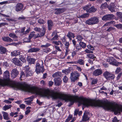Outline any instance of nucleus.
Here are the masks:
<instances>
[{
    "mask_svg": "<svg viewBox=\"0 0 122 122\" xmlns=\"http://www.w3.org/2000/svg\"><path fill=\"white\" fill-rule=\"evenodd\" d=\"M3 118L5 120H8L10 119V118L9 117V115L7 113L3 111L2 112Z\"/></svg>",
    "mask_w": 122,
    "mask_h": 122,
    "instance_id": "obj_19",
    "label": "nucleus"
},
{
    "mask_svg": "<svg viewBox=\"0 0 122 122\" xmlns=\"http://www.w3.org/2000/svg\"><path fill=\"white\" fill-rule=\"evenodd\" d=\"M9 36L14 39L15 41H16L18 38L17 36L15 34L10 33L9 34Z\"/></svg>",
    "mask_w": 122,
    "mask_h": 122,
    "instance_id": "obj_28",
    "label": "nucleus"
},
{
    "mask_svg": "<svg viewBox=\"0 0 122 122\" xmlns=\"http://www.w3.org/2000/svg\"><path fill=\"white\" fill-rule=\"evenodd\" d=\"M54 83L56 86H59L61 84V81L60 77L55 78L54 79Z\"/></svg>",
    "mask_w": 122,
    "mask_h": 122,
    "instance_id": "obj_13",
    "label": "nucleus"
},
{
    "mask_svg": "<svg viewBox=\"0 0 122 122\" xmlns=\"http://www.w3.org/2000/svg\"><path fill=\"white\" fill-rule=\"evenodd\" d=\"M12 61V62L16 65L20 66H22V63L18 58H13Z\"/></svg>",
    "mask_w": 122,
    "mask_h": 122,
    "instance_id": "obj_11",
    "label": "nucleus"
},
{
    "mask_svg": "<svg viewBox=\"0 0 122 122\" xmlns=\"http://www.w3.org/2000/svg\"><path fill=\"white\" fill-rule=\"evenodd\" d=\"M88 15L87 14H85L80 16V17L81 18H85L88 17Z\"/></svg>",
    "mask_w": 122,
    "mask_h": 122,
    "instance_id": "obj_48",
    "label": "nucleus"
},
{
    "mask_svg": "<svg viewBox=\"0 0 122 122\" xmlns=\"http://www.w3.org/2000/svg\"><path fill=\"white\" fill-rule=\"evenodd\" d=\"M84 10H86L87 12L91 13L95 12L97 9L95 8L94 6H91L90 5H87L83 8Z\"/></svg>",
    "mask_w": 122,
    "mask_h": 122,
    "instance_id": "obj_4",
    "label": "nucleus"
},
{
    "mask_svg": "<svg viewBox=\"0 0 122 122\" xmlns=\"http://www.w3.org/2000/svg\"><path fill=\"white\" fill-rule=\"evenodd\" d=\"M61 72L58 71L53 74L52 75V76L55 78L60 77H61Z\"/></svg>",
    "mask_w": 122,
    "mask_h": 122,
    "instance_id": "obj_24",
    "label": "nucleus"
},
{
    "mask_svg": "<svg viewBox=\"0 0 122 122\" xmlns=\"http://www.w3.org/2000/svg\"><path fill=\"white\" fill-rule=\"evenodd\" d=\"M115 17L114 15L112 14H107L104 16L102 18V20L104 21L111 20Z\"/></svg>",
    "mask_w": 122,
    "mask_h": 122,
    "instance_id": "obj_7",
    "label": "nucleus"
},
{
    "mask_svg": "<svg viewBox=\"0 0 122 122\" xmlns=\"http://www.w3.org/2000/svg\"><path fill=\"white\" fill-rule=\"evenodd\" d=\"M115 26L118 29H122V24H121L115 25Z\"/></svg>",
    "mask_w": 122,
    "mask_h": 122,
    "instance_id": "obj_42",
    "label": "nucleus"
},
{
    "mask_svg": "<svg viewBox=\"0 0 122 122\" xmlns=\"http://www.w3.org/2000/svg\"><path fill=\"white\" fill-rule=\"evenodd\" d=\"M108 5H107V3L106 2L101 5L100 8L102 10L106 8L107 7L108 8Z\"/></svg>",
    "mask_w": 122,
    "mask_h": 122,
    "instance_id": "obj_27",
    "label": "nucleus"
},
{
    "mask_svg": "<svg viewBox=\"0 0 122 122\" xmlns=\"http://www.w3.org/2000/svg\"><path fill=\"white\" fill-rule=\"evenodd\" d=\"M30 107H26V109H27L25 112V114L26 115H27L29 113L30 111L29 109L30 108Z\"/></svg>",
    "mask_w": 122,
    "mask_h": 122,
    "instance_id": "obj_47",
    "label": "nucleus"
},
{
    "mask_svg": "<svg viewBox=\"0 0 122 122\" xmlns=\"http://www.w3.org/2000/svg\"><path fill=\"white\" fill-rule=\"evenodd\" d=\"M121 69L120 67H117V68L116 70L115 71V73L117 74L118 73L121 71Z\"/></svg>",
    "mask_w": 122,
    "mask_h": 122,
    "instance_id": "obj_51",
    "label": "nucleus"
},
{
    "mask_svg": "<svg viewBox=\"0 0 122 122\" xmlns=\"http://www.w3.org/2000/svg\"><path fill=\"white\" fill-rule=\"evenodd\" d=\"M76 39H77L78 41L81 42L83 38L81 35H78L77 36Z\"/></svg>",
    "mask_w": 122,
    "mask_h": 122,
    "instance_id": "obj_41",
    "label": "nucleus"
},
{
    "mask_svg": "<svg viewBox=\"0 0 122 122\" xmlns=\"http://www.w3.org/2000/svg\"><path fill=\"white\" fill-rule=\"evenodd\" d=\"M12 106L11 105H5L3 107V110L5 111L10 108L12 107Z\"/></svg>",
    "mask_w": 122,
    "mask_h": 122,
    "instance_id": "obj_30",
    "label": "nucleus"
},
{
    "mask_svg": "<svg viewBox=\"0 0 122 122\" xmlns=\"http://www.w3.org/2000/svg\"><path fill=\"white\" fill-rule=\"evenodd\" d=\"M35 31L38 32H40L41 30V29L40 28L36 27L34 29Z\"/></svg>",
    "mask_w": 122,
    "mask_h": 122,
    "instance_id": "obj_57",
    "label": "nucleus"
},
{
    "mask_svg": "<svg viewBox=\"0 0 122 122\" xmlns=\"http://www.w3.org/2000/svg\"><path fill=\"white\" fill-rule=\"evenodd\" d=\"M26 19V18L23 16L22 15L21 16H20L19 17L18 19L19 20H24Z\"/></svg>",
    "mask_w": 122,
    "mask_h": 122,
    "instance_id": "obj_56",
    "label": "nucleus"
},
{
    "mask_svg": "<svg viewBox=\"0 0 122 122\" xmlns=\"http://www.w3.org/2000/svg\"><path fill=\"white\" fill-rule=\"evenodd\" d=\"M87 47L88 48L91 50H94V48L91 45H87Z\"/></svg>",
    "mask_w": 122,
    "mask_h": 122,
    "instance_id": "obj_46",
    "label": "nucleus"
},
{
    "mask_svg": "<svg viewBox=\"0 0 122 122\" xmlns=\"http://www.w3.org/2000/svg\"><path fill=\"white\" fill-rule=\"evenodd\" d=\"M25 69L26 71H29L30 68L28 66H26L25 67Z\"/></svg>",
    "mask_w": 122,
    "mask_h": 122,
    "instance_id": "obj_59",
    "label": "nucleus"
},
{
    "mask_svg": "<svg viewBox=\"0 0 122 122\" xmlns=\"http://www.w3.org/2000/svg\"><path fill=\"white\" fill-rule=\"evenodd\" d=\"M76 49L77 51H78L79 50H81V46H79L78 45L76 46H75Z\"/></svg>",
    "mask_w": 122,
    "mask_h": 122,
    "instance_id": "obj_52",
    "label": "nucleus"
},
{
    "mask_svg": "<svg viewBox=\"0 0 122 122\" xmlns=\"http://www.w3.org/2000/svg\"><path fill=\"white\" fill-rule=\"evenodd\" d=\"M87 112H85L82 117V120L83 121H86L89 120V118L87 117Z\"/></svg>",
    "mask_w": 122,
    "mask_h": 122,
    "instance_id": "obj_21",
    "label": "nucleus"
},
{
    "mask_svg": "<svg viewBox=\"0 0 122 122\" xmlns=\"http://www.w3.org/2000/svg\"><path fill=\"white\" fill-rule=\"evenodd\" d=\"M84 61L82 59H80L77 61V63L81 65H83L84 64Z\"/></svg>",
    "mask_w": 122,
    "mask_h": 122,
    "instance_id": "obj_37",
    "label": "nucleus"
},
{
    "mask_svg": "<svg viewBox=\"0 0 122 122\" xmlns=\"http://www.w3.org/2000/svg\"><path fill=\"white\" fill-rule=\"evenodd\" d=\"M52 43L53 44L56 45H59L60 44L61 45V47H62V46L63 44L61 41H53Z\"/></svg>",
    "mask_w": 122,
    "mask_h": 122,
    "instance_id": "obj_29",
    "label": "nucleus"
},
{
    "mask_svg": "<svg viewBox=\"0 0 122 122\" xmlns=\"http://www.w3.org/2000/svg\"><path fill=\"white\" fill-rule=\"evenodd\" d=\"M25 27H24L20 29V31L21 33H22L23 35L25 34Z\"/></svg>",
    "mask_w": 122,
    "mask_h": 122,
    "instance_id": "obj_43",
    "label": "nucleus"
},
{
    "mask_svg": "<svg viewBox=\"0 0 122 122\" xmlns=\"http://www.w3.org/2000/svg\"><path fill=\"white\" fill-rule=\"evenodd\" d=\"M6 20H8L9 21H13L14 22H15L16 21V20H15L12 19V18H7L6 19Z\"/></svg>",
    "mask_w": 122,
    "mask_h": 122,
    "instance_id": "obj_58",
    "label": "nucleus"
},
{
    "mask_svg": "<svg viewBox=\"0 0 122 122\" xmlns=\"http://www.w3.org/2000/svg\"><path fill=\"white\" fill-rule=\"evenodd\" d=\"M25 76V73L23 71H21L20 73V78L21 79V78H24Z\"/></svg>",
    "mask_w": 122,
    "mask_h": 122,
    "instance_id": "obj_45",
    "label": "nucleus"
},
{
    "mask_svg": "<svg viewBox=\"0 0 122 122\" xmlns=\"http://www.w3.org/2000/svg\"><path fill=\"white\" fill-rule=\"evenodd\" d=\"M3 40L7 42H10L13 41V40L8 37L4 36L2 37Z\"/></svg>",
    "mask_w": 122,
    "mask_h": 122,
    "instance_id": "obj_18",
    "label": "nucleus"
},
{
    "mask_svg": "<svg viewBox=\"0 0 122 122\" xmlns=\"http://www.w3.org/2000/svg\"><path fill=\"white\" fill-rule=\"evenodd\" d=\"M70 78L71 82H74L78 79L80 75L77 72H72L71 73Z\"/></svg>",
    "mask_w": 122,
    "mask_h": 122,
    "instance_id": "obj_5",
    "label": "nucleus"
},
{
    "mask_svg": "<svg viewBox=\"0 0 122 122\" xmlns=\"http://www.w3.org/2000/svg\"><path fill=\"white\" fill-rule=\"evenodd\" d=\"M79 45L82 48H85L86 46V44L83 42H80L79 43Z\"/></svg>",
    "mask_w": 122,
    "mask_h": 122,
    "instance_id": "obj_35",
    "label": "nucleus"
},
{
    "mask_svg": "<svg viewBox=\"0 0 122 122\" xmlns=\"http://www.w3.org/2000/svg\"><path fill=\"white\" fill-rule=\"evenodd\" d=\"M55 48L58 51L61 52V50L60 49L59 46H54Z\"/></svg>",
    "mask_w": 122,
    "mask_h": 122,
    "instance_id": "obj_61",
    "label": "nucleus"
},
{
    "mask_svg": "<svg viewBox=\"0 0 122 122\" xmlns=\"http://www.w3.org/2000/svg\"><path fill=\"white\" fill-rule=\"evenodd\" d=\"M113 122H121L120 120H117L116 117H114L112 120Z\"/></svg>",
    "mask_w": 122,
    "mask_h": 122,
    "instance_id": "obj_50",
    "label": "nucleus"
},
{
    "mask_svg": "<svg viewBox=\"0 0 122 122\" xmlns=\"http://www.w3.org/2000/svg\"><path fill=\"white\" fill-rule=\"evenodd\" d=\"M13 2L12 0H8L0 2V4L3 5Z\"/></svg>",
    "mask_w": 122,
    "mask_h": 122,
    "instance_id": "obj_36",
    "label": "nucleus"
},
{
    "mask_svg": "<svg viewBox=\"0 0 122 122\" xmlns=\"http://www.w3.org/2000/svg\"><path fill=\"white\" fill-rule=\"evenodd\" d=\"M62 71L63 73H65V74L66 75L70 72V71L69 68L63 70Z\"/></svg>",
    "mask_w": 122,
    "mask_h": 122,
    "instance_id": "obj_31",
    "label": "nucleus"
},
{
    "mask_svg": "<svg viewBox=\"0 0 122 122\" xmlns=\"http://www.w3.org/2000/svg\"><path fill=\"white\" fill-rule=\"evenodd\" d=\"M55 10H56V11L55 12V14H58L65 11L66 10V9L65 8H62L56 9Z\"/></svg>",
    "mask_w": 122,
    "mask_h": 122,
    "instance_id": "obj_16",
    "label": "nucleus"
},
{
    "mask_svg": "<svg viewBox=\"0 0 122 122\" xmlns=\"http://www.w3.org/2000/svg\"><path fill=\"white\" fill-rule=\"evenodd\" d=\"M99 22V19L97 17H92L87 20L86 23L88 25H94L97 24Z\"/></svg>",
    "mask_w": 122,
    "mask_h": 122,
    "instance_id": "obj_2",
    "label": "nucleus"
},
{
    "mask_svg": "<svg viewBox=\"0 0 122 122\" xmlns=\"http://www.w3.org/2000/svg\"><path fill=\"white\" fill-rule=\"evenodd\" d=\"M51 45V44L49 43H47L45 45H41V47L42 48H47V47H49Z\"/></svg>",
    "mask_w": 122,
    "mask_h": 122,
    "instance_id": "obj_33",
    "label": "nucleus"
},
{
    "mask_svg": "<svg viewBox=\"0 0 122 122\" xmlns=\"http://www.w3.org/2000/svg\"><path fill=\"white\" fill-rule=\"evenodd\" d=\"M7 51L6 48L4 47H0V53L1 54H5Z\"/></svg>",
    "mask_w": 122,
    "mask_h": 122,
    "instance_id": "obj_26",
    "label": "nucleus"
},
{
    "mask_svg": "<svg viewBox=\"0 0 122 122\" xmlns=\"http://www.w3.org/2000/svg\"><path fill=\"white\" fill-rule=\"evenodd\" d=\"M79 110L78 109H77L75 110L74 112V115H77V114H78Z\"/></svg>",
    "mask_w": 122,
    "mask_h": 122,
    "instance_id": "obj_63",
    "label": "nucleus"
},
{
    "mask_svg": "<svg viewBox=\"0 0 122 122\" xmlns=\"http://www.w3.org/2000/svg\"><path fill=\"white\" fill-rule=\"evenodd\" d=\"M58 37V36L57 34L55 35L53 37L52 39V40H57V38Z\"/></svg>",
    "mask_w": 122,
    "mask_h": 122,
    "instance_id": "obj_54",
    "label": "nucleus"
},
{
    "mask_svg": "<svg viewBox=\"0 0 122 122\" xmlns=\"http://www.w3.org/2000/svg\"><path fill=\"white\" fill-rule=\"evenodd\" d=\"M104 76L107 80L113 79L115 77V75L108 71H106L103 74Z\"/></svg>",
    "mask_w": 122,
    "mask_h": 122,
    "instance_id": "obj_3",
    "label": "nucleus"
},
{
    "mask_svg": "<svg viewBox=\"0 0 122 122\" xmlns=\"http://www.w3.org/2000/svg\"><path fill=\"white\" fill-rule=\"evenodd\" d=\"M51 50L50 48H45L44 49L42 50L43 52L44 53H47L50 52Z\"/></svg>",
    "mask_w": 122,
    "mask_h": 122,
    "instance_id": "obj_39",
    "label": "nucleus"
},
{
    "mask_svg": "<svg viewBox=\"0 0 122 122\" xmlns=\"http://www.w3.org/2000/svg\"><path fill=\"white\" fill-rule=\"evenodd\" d=\"M109 61L110 64L116 66H118L119 65L121 64V62H117L116 60L112 57H109Z\"/></svg>",
    "mask_w": 122,
    "mask_h": 122,
    "instance_id": "obj_8",
    "label": "nucleus"
},
{
    "mask_svg": "<svg viewBox=\"0 0 122 122\" xmlns=\"http://www.w3.org/2000/svg\"><path fill=\"white\" fill-rule=\"evenodd\" d=\"M67 36L68 38L70 40H71V37L74 38L75 37L74 34L71 32H69L66 35Z\"/></svg>",
    "mask_w": 122,
    "mask_h": 122,
    "instance_id": "obj_25",
    "label": "nucleus"
},
{
    "mask_svg": "<svg viewBox=\"0 0 122 122\" xmlns=\"http://www.w3.org/2000/svg\"><path fill=\"white\" fill-rule=\"evenodd\" d=\"M41 31L40 32V34L38 33L37 35H35V33L34 32H32L30 33L28 37V39L27 38H25L24 39V41L26 42H30V40L34 36L35 38L39 37H41L43 36L45 33L46 28L44 26H43L41 29Z\"/></svg>",
    "mask_w": 122,
    "mask_h": 122,
    "instance_id": "obj_1",
    "label": "nucleus"
},
{
    "mask_svg": "<svg viewBox=\"0 0 122 122\" xmlns=\"http://www.w3.org/2000/svg\"><path fill=\"white\" fill-rule=\"evenodd\" d=\"M26 59L27 61L30 64H34L35 63L36 60L34 58H32L31 57L28 56L27 57Z\"/></svg>",
    "mask_w": 122,
    "mask_h": 122,
    "instance_id": "obj_14",
    "label": "nucleus"
},
{
    "mask_svg": "<svg viewBox=\"0 0 122 122\" xmlns=\"http://www.w3.org/2000/svg\"><path fill=\"white\" fill-rule=\"evenodd\" d=\"M115 31V28L112 27H109L107 30V31L109 32L112 31Z\"/></svg>",
    "mask_w": 122,
    "mask_h": 122,
    "instance_id": "obj_44",
    "label": "nucleus"
},
{
    "mask_svg": "<svg viewBox=\"0 0 122 122\" xmlns=\"http://www.w3.org/2000/svg\"><path fill=\"white\" fill-rule=\"evenodd\" d=\"M116 6L113 3H112L108 5V8L109 10L112 12H115Z\"/></svg>",
    "mask_w": 122,
    "mask_h": 122,
    "instance_id": "obj_12",
    "label": "nucleus"
},
{
    "mask_svg": "<svg viewBox=\"0 0 122 122\" xmlns=\"http://www.w3.org/2000/svg\"><path fill=\"white\" fill-rule=\"evenodd\" d=\"M23 5L22 4L18 3L17 4L15 7V10L17 12L21 11L23 9Z\"/></svg>",
    "mask_w": 122,
    "mask_h": 122,
    "instance_id": "obj_9",
    "label": "nucleus"
},
{
    "mask_svg": "<svg viewBox=\"0 0 122 122\" xmlns=\"http://www.w3.org/2000/svg\"><path fill=\"white\" fill-rule=\"evenodd\" d=\"M44 20L42 19H40L38 21V22L40 24H43L44 22Z\"/></svg>",
    "mask_w": 122,
    "mask_h": 122,
    "instance_id": "obj_60",
    "label": "nucleus"
},
{
    "mask_svg": "<svg viewBox=\"0 0 122 122\" xmlns=\"http://www.w3.org/2000/svg\"><path fill=\"white\" fill-rule=\"evenodd\" d=\"M47 24L48 30H50L53 28V25L52 21L51 20H48L47 21Z\"/></svg>",
    "mask_w": 122,
    "mask_h": 122,
    "instance_id": "obj_17",
    "label": "nucleus"
},
{
    "mask_svg": "<svg viewBox=\"0 0 122 122\" xmlns=\"http://www.w3.org/2000/svg\"><path fill=\"white\" fill-rule=\"evenodd\" d=\"M68 80V78L66 76H65L63 78V80L64 82L66 83Z\"/></svg>",
    "mask_w": 122,
    "mask_h": 122,
    "instance_id": "obj_55",
    "label": "nucleus"
},
{
    "mask_svg": "<svg viewBox=\"0 0 122 122\" xmlns=\"http://www.w3.org/2000/svg\"><path fill=\"white\" fill-rule=\"evenodd\" d=\"M85 51L87 53H92L93 52L92 51H90L88 49H86Z\"/></svg>",
    "mask_w": 122,
    "mask_h": 122,
    "instance_id": "obj_62",
    "label": "nucleus"
},
{
    "mask_svg": "<svg viewBox=\"0 0 122 122\" xmlns=\"http://www.w3.org/2000/svg\"><path fill=\"white\" fill-rule=\"evenodd\" d=\"M36 71L37 74L40 72H42L44 71L45 70L43 65H40L38 63L36 64Z\"/></svg>",
    "mask_w": 122,
    "mask_h": 122,
    "instance_id": "obj_6",
    "label": "nucleus"
},
{
    "mask_svg": "<svg viewBox=\"0 0 122 122\" xmlns=\"http://www.w3.org/2000/svg\"><path fill=\"white\" fill-rule=\"evenodd\" d=\"M19 72L16 69H13L11 71V77L14 78L16 77L19 74Z\"/></svg>",
    "mask_w": 122,
    "mask_h": 122,
    "instance_id": "obj_10",
    "label": "nucleus"
},
{
    "mask_svg": "<svg viewBox=\"0 0 122 122\" xmlns=\"http://www.w3.org/2000/svg\"><path fill=\"white\" fill-rule=\"evenodd\" d=\"M19 59L23 62H25L26 61V59L23 55H20L19 56Z\"/></svg>",
    "mask_w": 122,
    "mask_h": 122,
    "instance_id": "obj_32",
    "label": "nucleus"
},
{
    "mask_svg": "<svg viewBox=\"0 0 122 122\" xmlns=\"http://www.w3.org/2000/svg\"><path fill=\"white\" fill-rule=\"evenodd\" d=\"M91 84H96L98 80L97 79L92 78V79Z\"/></svg>",
    "mask_w": 122,
    "mask_h": 122,
    "instance_id": "obj_34",
    "label": "nucleus"
},
{
    "mask_svg": "<svg viewBox=\"0 0 122 122\" xmlns=\"http://www.w3.org/2000/svg\"><path fill=\"white\" fill-rule=\"evenodd\" d=\"M20 52L19 50L14 51L11 52V55L12 56H16L18 55H20Z\"/></svg>",
    "mask_w": 122,
    "mask_h": 122,
    "instance_id": "obj_23",
    "label": "nucleus"
},
{
    "mask_svg": "<svg viewBox=\"0 0 122 122\" xmlns=\"http://www.w3.org/2000/svg\"><path fill=\"white\" fill-rule=\"evenodd\" d=\"M53 84V82L51 81H49L48 82L49 86H51Z\"/></svg>",
    "mask_w": 122,
    "mask_h": 122,
    "instance_id": "obj_64",
    "label": "nucleus"
},
{
    "mask_svg": "<svg viewBox=\"0 0 122 122\" xmlns=\"http://www.w3.org/2000/svg\"><path fill=\"white\" fill-rule=\"evenodd\" d=\"M69 45V43L68 42H66V43L65 44V48H66V49H67V50H68V49H69V48H68Z\"/></svg>",
    "mask_w": 122,
    "mask_h": 122,
    "instance_id": "obj_49",
    "label": "nucleus"
},
{
    "mask_svg": "<svg viewBox=\"0 0 122 122\" xmlns=\"http://www.w3.org/2000/svg\"><path fill=\"white\" fill-rule=\"evenodd\" d=\"M102 73V71L101 69H97L95 70L93 72V75L95 76H99Z\"/></svg>",
    "mask_w": 122,
    "mask_h": 122,
    "instance_id": "obj_15",
    "label": "nucleus"
},
{
    "mask_svg": "<svg viewBox=\"0 0 122 122\" xmlns=\"http://www.w3.org/2000/svg\"><path fill=\"white\" fill-rule=\"evenodd\" d=\"M87 56L90 58L93 59V60H95V59L96 57L93 55L92 54H90L87 55Z\"/></svg>",
    "mask_w": 122,
    "mask_h": 122,
    "instance_id": "obj_38",
    "label": "nucleus"
},
{
    "mask_svg": "<svg viewBox=\"0 0 122 122\" xmlns=\"http://www.w3.org/2000/svg\"><path fill=\"white\" fill-rule=\"evenodd\" d=\"M25 75L26 77L31 76L32 75V73L31 71H26Z\"/></svg>",
    "mask_w": 122,
    "mask_h": 122,
    "instance_id": "obj_40",
    "label": "nucleus"
},
{
    "mask_svg": "<svg viewBox=\"0 0 122 122\" xmlns=\"http://www.w3.org/2000/svg\"><path fill=\"white\" fill-rule=\"evenodd\" d=\"M8 24L6 22H3L0 23V27L5 25H8Z\"/></svg>",
    "mask_w": 122,
    "mask_h": 122,
    "instance_id": "obj_53",
    "label": "nucleus"
},
{
    "mask_svg": "<svg viewBox=\"0 0 122 122\" xmlns=\"http://www.w3.org/2000/svg\"><path fill=\"white\" fill-rule=\"evenodd\" d=\"M40 50V49L39 48H32L28 50V53L36 52Z\"/></svg>",
    "mask_w": 122,
    "mask_h": 122,
    "instance_id": "obj_20",
    "label": "nucleus"
},
{
    "mask_svg": "<svg viewBox=\"0 0 122 122\" xmlns=\"http://www.w3.org/2000/svg\"><path fill=\"white\" fill-rule=\"evenodd\" d=\"M116 15L119 21L122 23V13L120 12H117Z\"/></svg>",
    "mask_w": 122,
    "mask_h": 122,
    "instance_id": "obj_22",
    "label": "nucleus"
}]
</instances>
